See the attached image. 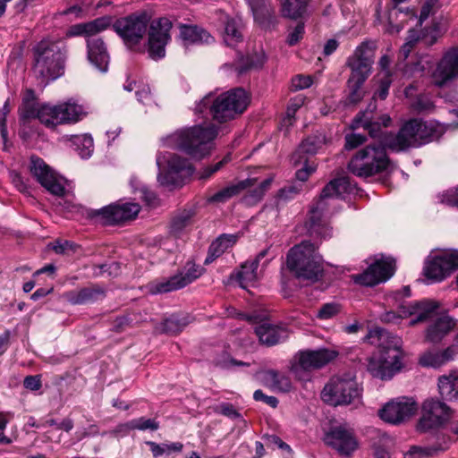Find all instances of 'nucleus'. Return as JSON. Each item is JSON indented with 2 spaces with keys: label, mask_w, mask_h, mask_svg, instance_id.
I'll return each instance as SVG.
<instances>
[{
  "label": "nucleus",
  "mask_w": 458,
  "mask_h": 458,
  "mask_svg": "<svg viewBox=\"0 0 458 458\" xmlns=\"http://www.w3.org/2000/svg\"><path fill=\"white\" fill-rule=\"evenodd\" d=\"M189 320L186 317L171 316L164 323V329L170 334H177L187 326Z\"/></svg>",
  "instance_id": "43"
},
{
  "label": "nucleus",
  "mask_w": 458,
  "mask_h": 458,
  "mask_svg": "<svg viewBox=\"0 0 458 458\" xmlns=\"http://www.w3.org/2000/svg\"><path fill=\"white\" fill-rule=\"evenodd\" d=\"M366 141V137L359 133H351L345 136V148L353 149Z\"/></svg>",
  "instance_id": "55"
},
{
  "label": "nucleus",
  "mask_w": 458,
  "mask_h": 458,
  "mask_svg": "<svg viewBox=\"0 0 458 458\" xmlns=\"http://www.w3.org/2000/svg\"><path fill=\"white\" fill-rule=\"evenodd\" d=\"M194 213L191 210H183L176 214L170 224V233L175 237L183 234L191 226Z\"/></svg>",
  "instance_id": "35"
},
{
  "label": "nucleus",
  "mask_w": 458,
  "mask_h": 458,
  "mask_svg": "<svg viewBox=\"0 0 458 458\" xmlns=\"http://www.w3.org/2000/svg\"><path fill=\"white\" fill-rule=\"evenodd\" d=\"M123 89L127 91L136 89L137 99L143 105L151 106L154 103V98L148 85H138L135 81H130L124 84Z\"/></svg>",
  "instance_id": "39"
},
{
  "label": "nucleus",
  "mask_w": 458,
  "mask_h": 458,
  "mask_svg": "<svg viewBox=\"0 0 458 458\" xmlns=\"http://www.w3.org/2000/svg\"><path fill=\"white\" fill-rule=\"evenodd\" d=\"M216 136V126L204 123L177 130L162 141L165 147L178 148L191 158L202 159L210 154Z\"/></svg>",
  "instance_id": "5"
},
{
  "label": "nucleus",
  "mask_w": 458,
  "mask_h": 458,
  "mask_svg": "<svg viewBox=\"0 0 458 458\" xmlns=\"http://www.w3.org/2000/svg\"><path fill=\"white\" fill-rule=\"evenodd\" d=\"M429 76L431 83L438 88L445 87L458 79V47L445 51Z\"/></svg>",
  "instance_id": "20"
},
{
  "label": "nucleus",
  "mask_w": 458,
  "mask_h": 458,
  "mask_svg": "<svg viewBox=\"0 0 458 458\" xmlns=\"http://www.w3.org/2000/svg\"><path fill=\"white\" fill-rule=\"evenodd\" d=\"M454 411L438 398H428L421 404L417 429L427 432L444 427L454 419Z\"/></svg>",
  "instance_id": "15"
},
{
  "label": "nucleus",
  "mask_w": 458,
  "mask_h": 458,
  "mask_svg": "<svg viewBox=\"0 0 458 458\" xmlns=\"http://www.w3.org/2000/svg\"><path fill=\"white\" fill-rule=\"evenodd\" d=\"M458 268V250L432 252L425 260L423 274L430 283L445 280Z\"/></svg>",
  "instance_id": "14"
},
{
  "label": "nucleus",
  "mask_w": 458,
  "mask_h": 458,
  "mask_svg": "<svg viewBox=\"0 0 458 458\" xmlns=\"http://www.w3.org/2000/svg\"><path fill=\"white\" fill-rule=\"evenodd\" d=\"M352 191L349 178L340 177L330 181L323 189L318 201L312 206L309 218V231L310 235L323 239L329 238L332 229L323 218L324 212L327 211L330 202L335 199H342L344 194Z\"/></svg>",
  "instance_id": "8"
},
{
  "label": "nucleus",
  "mask_w": 458,
  "mask_h": 458,
  "mask_svg": "<svg viewBox=\"0 0 458 458\" xmlns=\"http://www.w3.org/2000/svg\"><path fill=\"white\" fill-rule=\"evenodd\" d=\"M456 127L458 123L445 124L436 120L411 119L402 126L398 133L385 136L384 143L394 151H401L437 140L447 130Z\"/></svg>",
  "instance_id": "4"
},
{
  "label": "nucleus",
  "mask_w": 458,
  "mask_h": 458,
  "mask_svg": "<svg viewBox=\"0 0 458 458\" xmlns=\"http://www.w3.org/2000/svg\"><path fill=\"white\" fill-rule=\"evenodd\" d=\"M317 249L316 244L303 241L289 250L286 265L297 278L314 282L322 276V258Z\"/></svg>",
  "instance_id": "11"
},
{
  "label": "nucleus",
  "mask_w": 458,
  "mask_h": 458,
  "mask_svg": "<svg viewBox=\"0 0 458 458\" xmlns=\"http://www.w3.org/2000/svg\"><path fill=\"white\" fill-rule=\"evenodd\" d=\"M394 273V260L384 258L376 260L363 273L352 276L356 284L364 286H374L386 282Z\"/></svg>",
  "instance_id": "23"
},
{
  "label": "nucleus",
  "mask_w": 458,
  "mask_h": 458,
  "mask_svg": "<svg viewBox=\"0 0 458 458\" xmlns=\"http://www.w3.org/2000/svg\"><path fill=\"white\" fill-rule=\"evenodd\" d=\"M261 380L265 386L276 392H289L292 388L291 379L276 370H267L262 373Z\"/></svg>",
  "instance_id": "32"
},
{
  "label": "nucleus",
  "mask_w": 458,
  "mask_h": 458,
  "mask_svg": "<svg viewBox=\"0 0 458 458\" xmlns=\"http://www.w3.org/2000/svg\"><path fill=\"white\" fill-rule=\"evenodd\" d=\"M374 54L375 45L363 42L347 59V65L351 69V75L347 82L350 90V103H358L363 97L361 87L371 73Z\"/></svg>",
  "instance_id": "12"
},
{
  "label": "nucleus",
  "mask_w": 458,
  "mask_h": 458,
  "mask_svg": "<svg viewBox=\"0 0 458 458\" xmlns=\"http://www.w3.org/2000/svg\"><path fill=\"white\" fill-rule=\"evenodd\" d=\"M216 411L231 419H236L240 417V413L232 404L229 403H222L216 409Z\"/></svg>",
  "instance_id": "60"
},
{
  "label": "nucleus",
  "mask_w": 458,
  "mask_h": 458,
  "mask_svg": "<svg viewBox=\"0 0 458 458\" xmlns=\"http://www.w3.org/2000/svg\"><path fill=\"white\" fill-rule=\"evenodd\" d=\"M111 23V17L103 16L89 22L75 24L67 31V35L70 37L84 36L88 38V58L102 72L107 71L109 55L103 40L100 38H94V36L106 30Z\"/></svg>",
  "instance_id": "9"
},
{
  "label": "nucleus",
  "mask_w": 458,
  "mask_h": 458,
  "mask_svg": "<svg viewBox=\"0 0 458 458\" xmlns=\"http://www.w3.org/2000/svg\"><path fill=\"white\" fill-rule=\"evenodd\" d=\"M30 172L37 181L51 194L58 197L65 195V179L53 171L41 158L31 157Z\"/></svg>",
  "instance_id": "21"
},
{
  "label": "nucleus",
  "mask_w": 458,
  "mask_h": 458,
  "mask_svg": "<svg viewBox=\"0 0 458 458\" xmlns=\"http://www.w3.org/2000/svg\"><path fill=\"white\" fill-rule=\"evenodd\" d=\"M11 332L5 330L0 335V357L7 351L10 346Z\"/></svg>",
  "instance_id": "64"
},
{
  "label": "nucleus",
  "mask_w": 458,
  "mask_h": 458,
  "mask_svg": "<svg viewBox=\"0 0 458 458\" xmlns=\"http://www.w3.org/2000/svg\"><path fill=\"white\" fill-rule=\"evenodd\" d=\"M84 296V304L95 302L105 297V290L99 286H91L82 288Z\"/></svg>",
  "instance_id": "47"
},
{
  "label": "nucleus",
  "mask_w": 458,
  "mask_h": 458,
  "mask_svg": "<svg viewBox=\"0 0 458 458\" xmlns=\"http://www.w3.org/2000/svg\"><path fill=\"white\" fill-rule=\"evenodd\" d=\"M438 393L442 399L458 401V369L442 375L437 380Z\"/></svg>",
  "instance_id": "30"
},
{
  "label": "nucleus",
  "mask_w": 458,
  "mask_h": 458,
  "mask_svg": "<svg viewBox=\"0 0 458 458\" xmlns=\"http://www.w3.org/2000/svg\"><path fill=\"white\" fill-rule=\"evenodd\" d=\"M255 333L262 344L267 346L276 345L285 341L289 337V330L282 326L272 325L263 321L255 327Z\"/></svg>",
  "instance_id": "27"
},
{
  "label": "nucleus",
  "mask_w": 458,
  "mask_h": 458,
  "mask_svg": "<svg viewBox=\"0 0 458 458\" xmlns=\"http://www.w3.org/2000/svg\"><path fill=\"white\" fill-rule=\"evenodd\" d=\"M324 441L343 455L351 454L358 447V442L352 431L344 427H336L329 430L325 435Z\"/></svg>",
  "instance_id": "25"
},
{
  "label": "nucleus",
  "mask_w": 458,
  "mask_h": 458,
  "mask_svg": "<svg viewBox=\"0 0 458 458\" xmlns=\"http://www.w3.org/2000/svg\"><path fill=\"white\" fill-rule=\"evenodd\" d=\"M340 311L339 306L335 303L324 304L318 312L319 319L327 320L335 317Z\"/></svg>",
  "instance_id": "51"
},
{
  "label": "nucleus",
  "mask_w": 458,
  "mask_h": 458,
  "mask_svg": "<svg viewBox=\"0 0 458 458\" xmlns=\"http://www.w3.org/2000/svg\"><path fill=\"white\" fill-rule=\"evenodd\" d=\"M132 428L134 430H151L155 431L159 428V423L154 419H147L145 417H140L138 419L131 420Z\"/></svg>",
  "instance_id": "46"
},
{
  "label": "nucleus",
  "mask_w": 458,
  "mask_h": 458,
  "mask_svg": "<svg viewBox=\"0 0 458 458\" xmlns=\"http://www.w3.org/2000/svg\"><path fill=\"white\" fill-rule=\"evenodd\" d=\"M229 160H230V156L227 155L221 161L217 162L216 164L205 167L199 174V179L207 180V179L210 178L215 173L219 171L224 166L225 164L229 162Z\"/></svg>",
  "instance_id": "52"
},
{
  "label": "nucleus",
  "mask_w": 458,
  "mask_h": 458,
  "mask_svg": "<svg viewBox=\"0 0 458 458\" xmlns=\"http://www.w3.org/2000/svg\"><path fill=\"white\" fill-rule=\"evenodd\" d=\"M304 34V25L300 23L298 24L293 31H291L287 38V43L290 46H293L297 44L303 37Z\"/></svg>",
  "instance_id": "58"
},
{
  "label": "nucleus",
  "mask_w": 458,
  "mask_h": 458,
  "mask_svg": "<svg viewBox=\"0 0 458 458\" xmlns=\"http://www.w3.org/2000/svg\"><path fill=\"white\" fill-rule=\"evenodd\" d=\"M237 242V236L233 234H223L214 241L208 249V254L205 259V264L212 263L216 258L221 256L229 248L233 247Z\"/></svg>",
  "instance_id": "33"
},
{
  "label": "nucleus",
  "mask_w": 458,
  "mask_h": 458,
  "mask_svg": "<svg viewBox=\"0 0 458 458\" xmlns=\"http://www.w3.org/2000/svg\"><path fill=\"white\" fill-rule=\"evenodd\" d=\"M67 49L63 41L42 40L34 49L33 72L43 84L64 72Z\"/></svg>",
  "instance_id": "7"
},
{
  "label": "nucleus",
  "mask_w": 458,
  "mask_h": 458,
  "mask_svg": "<svg viewBox=\"0 0 458 458\" xmlns=\"http://www.w3.org/2000/svg\"><path fill=\"white\" fill-rule=\"evenodd\" d=\"M23 386L26 389H29L30 391H37L40 389L42 386L40 376H27L24 378Z\"/></svg>",
  "instance_id": "59"
},
{
  "label": "nucleus",
  "mask_w": 458,
  "mask_h": 458,
  "mask_svg": "<svg viewBox=\"0 0 458 458\" xmlns=\"http://www.w3.org/2000/svg\"><path fill=\"white\" fill-rule=\"evenodd\" d=\"M352 128H363L371 138L378 139L379 143L369 144L359 149L348 163L350 173L358 177L368 178L386 171L389 165L386 148H389L384 143V140L389 134L382 132L380 123L373 122L371 114L368 112L359 114L352 121Z\"/></svg>",
  "instance_id": "2"
},
{
  "label": "nucleus",
  "mask_w": 458,
  "mask_h": 458,
  "mask_svg": "<svg viewBox=\"0 0 458 458\" xmlns=\"http://www.w3.org/2000/svg\"><path fill=\"white\" fill-rule=\"evenodd\" d=\"M157 181L162 186L178 187L193 174L191 162L178 154L159 152L157 156Z\"/></svg>",
  "instance_id": "13"
},
{
  "label": "nucleus",
  "mask_w": 458,
  "mask_h": 458,
  "mask_svg": "<svg viewBox=\"0 0 458 458\" xmlns=\"http://www.w3.org/2000/svg\"><path fill=\"white\" fill-rule=\"evenodd\" d=\"M458 357V335L454 343L444 350L430 349L424 352L419 362L423 367L440 368Z\"/></svg>",
  "instance_id": "26"
},
{
  "label": "nucleus",
  "mask_w": 458,
  "mask_h": 458,
  "mask_svg": "<svg viewBox=\"0 0 458 458\" xmlns=\"http://www.w3.org/2000/svg\"><path fill=\"white\" fill-rule=\"evenodd\" d=\"M250 104L249 94L242 88L228 90L215 98L213 94L205 96L197 104L195 112H208L218 123H225L242 114Z\"/></svg>",
  "instance_id": "6"
},
{
  "label": "nucleus",
  "mask_w": 458,
  "mask_h": 458,
  "mask_svg": "<svg viewBox=\"0 0 458 458\" xmlns=\"http://www.w3.org/2000/svg\"><path fill=\"white\" fill-rule=\"evenodd\" d=\"M73 143L77 146L79 155L82 158H89L94 149L93 138L89 134L75 136Z\"/></svg>",
  "instance_id": "42"
},
{
  "label": "nucleus",
  "mask_w": 458,
  "mask_h": 458,
  "mask_svg": "<svg viewBox=\"0 0 458 458\" xmlns=\"http://www.w3.org/2000/svg\"><path fill=\"white\" fill-rule=\"evenodd\" d=\"M79 3L71 5L63 12L64 15H73L76 18H81L84 15L89 8V4L85 3L84 0H78Z\"/></svg>",
  "instance_id": "50"
},
{
  "label": "nucleus",
  "mask_w": 458,
  "mask_h": 458,
  "mask_svg": "<svg viewBox=\"0 0 458 458\" xmlns=\"http://www.w3.org/2000/svg\"><path fill=\"white\" fill-rule=\"evenodd\" d=\"M202 273L203 268L200 266L187 262L178 274L166 279L154 280L147 285V289L151 294H162L176 291L195 281Z\"/></svg>",
  "instance_id": "19"
},
{
  "label": "nucleus",
  "mask_w": 458,
  "mask_h": 458,
  "mask_svg": "<svg viewBox=\"0 0 458 458\" xmlns=\"http://www.w3.org/2000/svg\"><path fill=\"white\" fill-rule=\"evenodd\" d=\"M256 182V179H247L240 182L237 184L228 186L214 195L210 196L208 200V202H218L224 203L233 198V196L239 194L241 191L246 189L248 187L253 186Z\"/></svg>",
  "instance_id": "34"
},
{
  "label": "nucleus",
  "mask_w": 458,
  "mask_h": 458,
  "mask_svg": "<svg viewBox=\"0 0 458 458\" xmlns=\"http://www.w3.org/2000/svg\"><path fill=\"white\" fill-rule=\"evenodd\" d=\"M113 27L129 48H133L142 40L148 28L149 57L154 60L165 57V47L171 39L172 22L169 19L162 17L151 21V16L141 12L118 19Z\"/></svg>",
  "instance_id": "1"
},
{
  "label": "nucleus",
  "mask_w": 458,
  "mask_h": 458,
  "mask_svg": "<svg viewBox=\"0 0 458 458\" xmlns=\"http://www.w3.org/2000/svg\"><path fill=\"white\" fill-rule=\"evenodd\" d=\"M140 210V207L137 203L118 202L104 207L97 212L104 223L112 225L135 218Z\"/></svg>",
  "instance_id": "24"
},
{
  "label": "nucleus",
  "mask_w": 458,
  "mask_h": 458,
  "mask_svg": "<svg viewBox=\"0 0 458 458\" xmlns=\"http://www.w3.org/2000/svg\"><path fill=\"white\" fill-rule=\"evenodd\" d=\"M248 62L244 66H238L236 69L238 70L239 73H242L248 69L250 68H260L263 66V64L266 62V56L263 51H260L259 53H256L254 55L249 56Z\"/></svg>",
  "instance_id": "45"
},
{
  "label": "nucleus",
  "mask_w": 458,
  "mask_h": 458,
  "mask_svg": "<svg viewBox=\"0 0 458 458\" xmlns=\"http://www.w3.org/2000/svg\"><path fill=\"white\" fill-rule=\"evenodd\" d=\"M65 300L72 305L84 304L83 290L71 291L64 293Z\"/></svg>",
  "instance_id": "57"
},
{
  "label": "nucleus",
  "mask_w": 458,
  "mask_h": 458,
  "mask_svg": "<svg viewBox=\"0 0 458 458\" xmlns=\"http://www.w3.org/2000/svg\"><path fill=\"white\" fill-rule=\"evenodd\" d=\"M312 79L310 76L297 75L292 79V89L293 90H301L312 85Z\"/></svg>",
  "instance_id": "54"
},
{
  "label": "nucleus",
  "mask_w": 458,
  "mask_h": 458,
  "mask_svg": "<svg viewBox=\"0 0 458 458\" xmlns=\"http://www.w3.org/2000/svg\"><path fill=\"white\" fill-rule=\"evenodd\" d=\"M418 411V404L413 398L402 396L386 403L378 415L384 421L397 425L411 418Z\"/></svg>",
  "instance_id": "22"
},
{
  "label": "nucleus",
  "mask_w": 458,
  "mask_h": 458,
  "mask_svg": "<svg viewBox=\"0 0 458 458\" xmlns=\"http://www.w3.org/2000/svg\"><path fill=\"white\" fill-rule=\"evenodd\" d=\"M364 341L377 350L368 358L367 370L373 377L389 380L403 368V341L379 327L370 329Z\"/></svg>",
  "instance_id": "3"
},
{
  "label": "nucleus",
  "mask_w": 458,
  "mask_h": 458,
  "mask_svg": "<svg viewBox=\"0 0 458 458\" xmlns=\"http://www.w3.org/2000/svg\"><path fill=\"white\" fill-rule=\"evenodd\" d=\"M416 108L420 112L430 113L435 109V104L430 98L422 96L417 99Z\"/></svg>",
  "instance_id": "56"
},
{
  "label": "nucleus",
  "mask_w": 458,
  "mask_h": 458,
  "mask_svg": "<svg viewBox=\"0 0 458 458\" xmlns=\"http://www.w3.org/2000/svg\"><path fill=\"white\" fill-rule=\"evenodd\" d=\"M34 98H35L34 91L32 89H27L25 92V96L23 98L22 106L20 108V117L21 120L25 121V120L32 118V117H26V116L22 115L23 114L22 113L26 109V107L33 106L35 108H39L43 105V104L40 105V104L35 103Z\"/></svg>",
  "instance_id": "49"
},
{
  "label": "nucleus",
  "mask_w": 458,
  "mask_h": 458,
  "mask_svg": "<svg viewBox=\"0 0 458 458\" xmlns=\"http://www.w3.org/2000/svg\"><path fill=\"white\" fill-rule=\"evenodd\" d=\"M253 398L256 401L264 402L273 408H276L278 404V400L275 396L266 395L261 390H256L253 394Z\"/></svg>",
  "instance_id": "61"
},
{
  "label": "nucleus",
  "mask_w": 458,
  "mask_h": 458,
  "mask_svg": "<svg viewBox=\"0 0 458 458\" xmlns=\"http://www.w3.org/2000/svg\"><path fill=\"white\" fill-rule=\"evenodd\" d=\"M455 327V320L446 314L440 315L428 326L426 331V340L430 343H439Z\"/></svg>",
  "instance_id": "28"
},
{
  "label": "nucleus",
  "mask_w": 458,
  "mask_h": 458,
  "mask_svg": "<svg viewBox=\"0 0 458 458\" xmlns=\"http://www.w3.org/2000/svg\"><path fill=\"white\" fill-rule=\"evenodd\" d=\"M437 198L441 203L458 208V187L444 191Z\"/></svg>",
  "instance_id": "48"
},
{
  "label": "nucleus",
  "mask_w": 458,
  "mask_h": 458,
  "mask_svg": "<svg viewBox=\"0 0 458 458\" xmlns=\"http://www.w3.org/2000/svg\"><path fill=\"white\" fill-rule=\"evenodd\" d=\"M266 250L259 252L254 259L247 260L237 272V280L240 286L246 289L253 284L259 278L260 271L259 270V262L266 256Z\"/></svg>",
  "instance_id": "29"
},
{
  "label": "nucleus",
  "mask_w": 458,
  "mask_h": 458,
  "mask_svg": "<svg viewBox=\"0 0 458 458\" xmlns=\"http://www.w3.org/2000/svg\"><path fill=\"white\" fill-rule=\"evenodd\" d=\"M304 104V98L301 96H298L293 99H291L287 109H286V119L289 123H291V120L294 117L297 110L301 107Z\"/></svg>",
  "instance_id": "53"
},
{
  "label": "nucleus",
  "mask_w": 458,
  "mask_h": 458,
  "mask_svg": "<svg viewBox=\"0 0 458 458\" xmlns=\"http://www.w3.org/2000/svg\"><path fill=\"white\" fill-rule=\"evenodd\" d=\"M130 183L134 191H138L140 193V198L142 199L148 205H155L157 197L153 191H149L146 186L142 185L137 178H131Z\"/></svg>",
  "instance_id": "44"
},
{
  "label": "nucleus",
  "mask_w": 458,
  "mask_h": 458,
  "mask_svg": "<svg viewBox=\"0 0 458 458\" xmlns=\"http://www.w3.org/2000/svg\"><path fill=\"white\" fill-rule=\"evenodd\" d=\"M359 396L360 389L352 375L333 377L321 394L322 400L334 406L349 404Z\"/></svg>",
  "instance_id": "16"
},
{
  "label": "nucleus",
  "mask_w": 458,
  "mask_h": 458,
  "mask_svg": "<svg viewBox=\"0 0 458 458\" xmlns=\"http://www.w3.org/2000/svg\"><path fill=\"white\" fill-rule=\"evenodd\" d=\"M437 4L436 0H428L422 6L418 23L421 24L430 14L433 6Z\"/></svg>",
  "instance_id": "63"
},
{
  "label": "nucleus",
  "mask_w": 458,
  "mask_h": 458,
  "mask_svg": "<svg viewBox=\"0 0 458 458\" xmlns=\"http://www.w3.org/2000/svg\"><path fill=\"white\" fill-rule=\"evenodd\" d=\"M22 114L26 117H37L45 126L55 128L59 124L76 123L88 112L82 105L70 99L58 105L43 104L39 108L28 106Z\"/></svg>",
  "instance_id": "10"
},
{
  "label": "nucleus",
  "mask_w": 458,
  "mask_h": 458,
  "mask_svg": "<svg viewBox=\"0 0 458 458\" xmlns=\"http://www.w3.org/2000/svg\"><path fill=\"white\" fill-rule=\"evenodd\" d=\"M180 38L184 46L191 44H208L213 41V37L198 26L181 24Z\"/></svg>",
  "instance_id": "31"
},
{
  "label": "nucleus",
  "mask_w": 458,
  "mask_h": 458,
  "mask_svg": "<svg viewBox=\"0 0 458 458\" xmlns=\"http://www.w3.org/2000/svg\"><path fill=\"white\" fill-rule=\"evenodd\" d=\"M241 24V20L238 18H231L226 21L224 40L227 46L234 47L242 40Z\"/></svg>",
  "instance_id": "36"
},
{
  "label": "nucleus",
  "mask_w": 458,
  "mask_h": 458,
  "mask_svg": "<svg viewBox=\"0 0 458 458\" xmlns=\"http://www.w3.org/2000/svg\"><path fill=\"white\" fill-rule=\"evenodd\" d=\"M326 144L323 134L313 135L305 139L299 147L298 151L307 154H316Z\"/></svg>",
  "instance_id": "41"
},
{
  "label": "nucleus",
  "mask_w": 458,
  "mask_h": 458,
  "mask_svg": "<svg viewBox=\"0 0 458 458\" xmlns=\"http://www.w3.org/2000/svg\"><path fill=\"white\" fill-rule=\"evenodd\" d=\"M438 308V302L432 300H424L419 302L402 304L398 313L394 311H387L382 315L381 319L386 323H398L402 318L415 316V318L411 319L409 323L411 326H413L419 322L433 318L436 316L437 310Z\"/></svg>",
  "instance_id": "17"
},
{
  "label": "nucleus",
  "mask_w": 458,
  "mask_h": 458,
  "mask_svg": "<svg viewBox=\"0 0 458 458\" xmlns=\"http://www.w3.org/2000/svg\"><path fill=\"white\" fill-rule=\"evenodd\" d=\"M155 458H160L163 455H168L173 452H181L182 450V444L180 442L171 444H157L153 441H148L146 443Z\"/></svg>",
  "instance_id": "40"
},
{
  "label": "nucleus",
  "mask_w": 458,
  "mask_h": 458,
  "mask_svg": "<svg viewBox=\"0 0 458 458\" xmlns=\"http://www.w3.org/2000/svg\"><path fill=\"white\" fill-rule=\"evenodd\" d=\"M337 352L326 348L315 351H301L295 355L292 370L299 379L307 380V372L324 367L335 360Z\"/></svg>",
  "instance_id": "18"
},
{
  "label": "nucleus",
  "mask_w": 458,
  "mask_h": 458,
  "mask_svg": "<svg viewBox=\"0 0 458 458\" xmlns=\"http://www.w3.org/2000/svg\"><path fill=\"white\" fill-rule=\"evenodd\" d=\"M450 440L445 441L444 445L431 446H412L405 454V458H428L435 454L446 450L449 446Z\"/></svg>",
  "instance_id": "37"
},
{
  "label": "nucleus",
  "mask_w": 458,
  "mask_h": 458,
  "mask_svg": "<svg viewBox=\"0 0 458 458\" xmlns=\"http://www.w3.org/2000/svg\"><path fill=\"white\" fill-rule=\"evenodd\" d=\"M134 430L132 428V421H127L117 425L112 431L111 434L114 436H126L130 431Z\"/></svg>",
  "instance_id": "62"
},
{
  "label": "nucleus",
  "mask_w": 458,
  "mask_h": 458,
  "mask_svg": "<svg viewBox=\"0 0 458 458\" xmlns=\"http://www.w3.org/2000/svg\"><path fill=\"white\" fill-rule=\"evenodd\" d=\"M310 0H282V13L284 17L297 19L301 17Z\"/></svg>",
  "instance_id": "38"
}]
</instances>
